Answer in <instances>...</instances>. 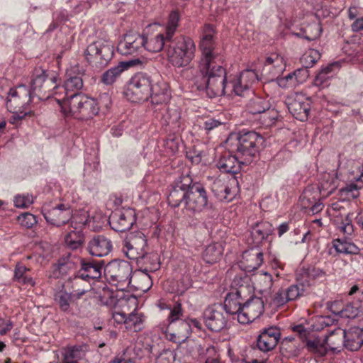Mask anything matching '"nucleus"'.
Segmentation results:
<instances>
[{
	"instance_id": "f257e3e1",
	"label": "nucleus",
	"mask_w": 363,
	"mask_h": 363,
	"mask_svg": "<svg viewBox=\"0 0 363 363\" xmlns=\"http://www.w3.org/2000/svg\"><path fill=\"white\" fill-rule=\"evenodd\" d=\"M213 27L207 24L204 26L203 35L199 43L201 56L198 63V69L189 67L184 71V74L191 80L199 91L206 94L209 98L224 96L234 93L239 96H245L251 92L244 83H237L238 78L234 77L229 82L227 79L226 69L220 65L219 55L215 50Z\"/></svg>"
},
{
	"instance_id": "f03ea898",
	"label": "nucleus",
	"mask_w": 363,
	"mask_h": 363,
	"mask_svg": "<svg viewBox=\"0 0 363 363\" xmlns=\"http://www.w3.org/2000/svg\"><path fill=\"white\" fill-rule=\"evenodd\" d=\"M165 52L168 62L173 67L177 68L187 67L182 70V76L187 79L186 76L184 74V71L190 67L188 66L194 59L196 53V45L193 39L185 35L173 37L169 43L167 45ZM192 67L194 68V67ZM194 69H198V67ZM188 80L190 81L189 79Z\"/></svg>"
},
{
	"instance_id": "7ed1b4c3",
	"label": "nucleus",
	"mask_w": 363,
	"mask_h": 363,
	"mask_svg": "<svg viewBox=\"0 0 363 363\" xmlns=\"http://www.w3.org/2000/svg\"><path fill=\"white\" fill-rule=\"evenodd\" d=\"M235 137L237 143L236 152L242 159V163L250 164L257 156L264 139L262 135L254 130H242L231 136Z\"/></svg>"
},
{
	"instance_id": "20e7f679",
	"label": "nucleus",
	"mask_w": 363,
	"mask_h": 363,
	"mask_svg": "<svg viewBox=\"0 0 363 363\" xmlns=\"http://www.w3.org/2000/svg\"><path fill=\"white\" fill-rule=\"evenodd\" d=\"M99 111L98 102L82 93L72 94L63 105V112L65 115L70 114L81 120L92 118Z\"/></svg>"
},
{
	"instance_id": "39448f33",
	"label": "nucleus",
	"mask_w": 363,
	"mask_h": 363,
	"mask_svg": "<svg viewBox=\"0 0 363 363\" xmlns=\"http://www.w3.org/2000/svg\"><path fill=\"white\" fill-rule=\"evenodd\" d=\"M33 97L34 96L32 95L31 90L25 84H20L10 89L6 107L13 114L11 123H14L16 120H21L27 115V112L24 111L27 109Z\"/></svg>"
},
{
	"instance_id": "423d86ee",
	"label": "nucleus",
	"mask_w": 363,
	"mask_h": 363,
	"mask_svg": "<svg viewBox=\"0 0 363 363\" xmlns=\"http://www.w3.org/2000/svg\"><path fill=\"white\" fill-rule=\"evenodd\" d=\"M123 251L130 259L135 260L138 264H149L150 259L157 257L149 253L147 240L145 235L140 232L132 235L124 241Z\"/></svg>"
},
{
	"instance_id": "0eeeda50",
	"label": "nucleus",
	"mask_w": 363,
	"mask_h": 363,
	"mask_svg": "<svg viewBox=\"0 0 363 363\" xmlns=\"http://www.w3.org/2000/svg\"><path fill=\"white\" fill-rule=\"evenodd\" d=\"M131 274V265L124 260H112L104 268L106 280L120 291H125L129 287Z\"/></svg>"
},
{
	"instance_id": "6e6552de",
	"label": "nucleus",
	"mask_w": 363,
	"mask_h": 363,
	"mask_svg": "<svg viewBox=\"0 0 363 363\" xmlns=\"http://www.w3.org/2000/svg\"><path fill=\"white\" fill-rule=\"evenodd\" d=\"M86 62L93 67L101 68L108 65L113 56L111 42L99 39L89 44L84 50Z\"/></svg>"
},
{
	"instance_id": "1a4fd4ad",
	"label": "nucleus",
	"mask_w": 363,
	"mask_h": 363,
	"mask_svg": "<svg viewBox=\"0 0 363 363\" xmlns=\"http://www.w3.org/2000/svg\"><path fill=\"white\" fill-rule=\"evenodd\" d=\"M155 79L146 73L139 72L130 79L125 95L129 101L133 103L145 101L151 95V84Z\"/></svg>"
},
{
	"instance_id": "9d476101",
	"label": "nucleus",
	"mask_w": 363,
	"mask_h": 363,
	"mask_svg": "<svg viewBox=\"0 0 363 363\" xmlns=\"http://www.w3.org/2000/svg\"><path fill=\"white\" fill-rule=\"evenodd\" d=\"M203 320L209 330L216 333L225 329L228 323V318L220 303L206 308L203 313Z\"/></svg>"
},
{
	"instance_id": "9b49d317",
	"label": "nucleus",
	"mask_w": 363,
	"mask_h": 363,
	"mask_svg": "<svg viewBox=\"0 0 363 363\" xmlns=\"http://www.w3.org/2000/svg\"><path fill=\"white\" fill-rule=\"evenodd\" d=\"M208 206L207 192L203 184L191 181L185 208L191 213H200Z\"/></svg>"
},
{
	"instance_id": "f8f14e48",
	"label": "nucleus",
	"mask_w": 363,
	"mask_h": 363,
	"mask_svg": "<svg viewBox=\"0 0 363 363\" xmlns=\"http://www.w3.org/2000/svg\"><path fill=\"white\" fill-rule=\"evenodd\" d=\"M191 181L192 177L187 174L180 176L174 182L167 196V201L169 206L173 208H177L181 204H183L185 207Z\"/></svg>"
},
{
	"instance_id": "ddd939ff",
	"label": "nucleus",
	"mask_w": 363,
	"mask_h": 363,
	"mask_svg": "<svg viewBox=\"0 0 363 363\" xmlns=\"http://www.w3.org/2000/svg\"><path fill=\"white\" fill-rule=\"evenodd\" d=\"M57 78L55 76L49 77L45 69L38 67L33 71L30 82V89L33 96L40 99L45 98L48 92L50 91V87L55 84Z\"/></svg>"
},
{
	"instance_id": "4468645a",
	"label": "nucleus",
	"mask_w": 363,
	"mask_h": 363,
	"mask_svg": "<svg viewBox=\"0 0 363 363\" xmlns=\"http://www.w3.org/2000/svg\"><path fill=\"white\" fill-rule=\"evenodd\" d=\"M335 334L338 336L337 343L344 339V346L349 350L357 351L363 345V325L351 327L347 330L338 328Z\"/></svg>"
},
{
	"instance_id": "2eb2a0df",
	"label": "nucleus",
	"mask_w": 363,
	"mask_h": 363,
	"mask_svg": "<svg viewBox=\"0 0 363 363\" xmlns=\"http://www.w3.org/2000/svg\"><path fill=\"white\" fill-rule=\"evenodd\" d=\"M264 311V301L257 296H251L242 304V313L238 314V322L247 324L262 315Z\"/></svg>"
},
{
	"instance_id": "dca6fc26",
	"label": "nucleus",
	"mask_w": 363,
	"mask_h": 363,
	"mask_svg": "<svg viewBox=\"0 0 363 363\" xmlns=\"http://www.w3.org/2000/svg\"><path fill=\"white\" fill-rule=\"evenodd\" d=\"M46 221L60 227L68 223L72 218V210L69 204L60 203L50 210L43 209Z\"/></svg>"
},
{
	"instance_id": "f3484780",
	"label": "nucleus",
	"mask_w": 363,
	"mask_h": 363,
	"mask_svg": "<svg viewBox=\"0 0 363 363\" xmlns=\"http://www.w3.org/2000/svg\"><path fill=\"white\" fill-rule=\"evenodd\" d=\"M281 338L280 330L277 327L264 328L257 336L256 345L263 352L273 350Z\"/></svg>"
},
{
	"instance_id": "a211bd4d",
	"label": "nucleus",
	"mask_w": 363,
	"mask_h": 363,
	"mask_svg": "<svg viewBox=\"0 0 363 363\" xmlns=\"http://www.w3.org/2000/svg\"><path fill=\"white\" fill-rule=\"evenodd\" d=\"M288 109L293 116L301 121L308 119L311 110V104L308 99L297 95L295 97H289L286 101Z\"/></svg>"
},
{
	"instance_id": "6ab92c4d",
	"label": "nucleus",
	"mask_w": 363,
	"mask_h": 363,
	"mask_svg": "<svg viewBox=\"0 0 363 363\" xmlns=\"http://www.w3.org/2000/svg\"><path fill=\"white\" fill-rule=\"evenodd\" d=\"M136 222V216L133 209L128 208L116 212L111 218L110 225L117 232L130 230Z\"/></svg>"
},
{
	"instance_id": "aec40b11",
	"label": "nucleus",
	"mask_w": 363,
	"mask_h": 363,
	"mask_svg": "<svg viewBox=\"0 0 363 363\" xmlns=\"http://www.w3.org/2000/svg\"><path fill=\"white\" fill-rule=\"evenodd\" d=\"M145 36L138 33H126L117 45V51L123 55H133L143 48Z\"/></svg>"
},
{
	"instance_id": "412c9836",
	"label": "nucleus",
	"mask_w": 363,
	"mask_h": 363,
	"mask_svg": "<svg viewBox=\"0 0 363 363\" xmlns=\"http://www.w3.org/2000/svg\"><path fill=\"white\" fill-rule=\"evenodd\" d=\"M142 65L143 62L139 58L120 62L116 66L111 67L104 72L100 81L105 85H112L123 71L132 67L142 66Z\"/></svg>"
},
{
	"instance_id": "4be33fe9",
	"label": "nucleus",
	"mask_w": 363,
	"mask_h": 363,
	"mask_svg": "<svg viewBox=\"0 0 363 363\" xmlns=\"http://www.w3.org/2000/svg\"><path fill=\"white\" fill-rule=\"evenodd\" d=\"M113 249L111 240L103 235H95L88 242L87 250L95 257L108 255Z\"/></svg>"
},
{
	"instance_id": "5701e85b",
	"label": "nucleus",
	"mask_w": 363,
	"mask_h": 363,
	"mask_svg": "<svg viewBox=\"0 0 363 363\" xmlns=\"http://www.w3.org/2000/svg\"><path fill=\"white\" fill-rule=\"evenodd\" d=\"M242 289H233L225 296L223 307L226 315H236L238 320V314L242 313V304L245 302L242 296Z\"/></svg>"
},
{
	"instance_id": "b1692460",
	"label": "nucleus",
	"mask_w": 363,
	"mask_h": 363,
	"mask_svg": "<svg viewBox=\"0 0 363 363\" xmlns=\"http://www.w3.org/2000/svg\"><path fill=\"white\" fill-rule=\"evenodd\" d=\"M161 121L164 125L169 126L170 130L179 133L183 128L180 110L176 107L162 106L161 109Z\"/></svg>"
},
{
	"instance_id": "393cba45",
	"label": "nucleus",
	"mask_w": 363,
	"mask_h": 363,
	"mask_svg": "<svg viewBox=\"0 0 363 363\" xmlns=\"http://www.w3.org/2000/svg\"><path fill=\"white\" fill-rule=\"evenodd\" d=\"M66 286L76 300L82 298L92 288L90 282L81 277L78 273L67 281Z\"/></svg>"
},
{
	"instance_id": "a878e982",
	"label": "nucleus",
	"mask_w": 363,
	"mask_h": 363,
	"mask_svg": "<svg viewBox=\"0 0 363 363\" xmlns=\"http://www.w3.org/2000/svg\"><path fill=\"white\" fill-rule=\"evenodd\" d=\"M81 268L77 273L89 282L90 280L96 279L101 277V270L104 265V261H84L80 260Z\"/></svg>"
},
{
	"instance_id": "bb28decb",
	"label": "nucleus",
	"mask_w": 363,
	"mask_h": 363,
	"mask_svg": "<svg viewBox=\"0 0 363 363\" xmlns=\"http://www.w3.org/2000/svg\"><path fill=\"white\" fill-rule=\"evenodd\" d=\"M242 159L236 155H233L229 152L223 153L216 162L217 167L223 173L236 174L240 169V165L244 164L241 162Z\"/></svg>"
},
{
	"instance_id": "cd10ccee",
	"label": "nucleus",
	"mask_w": 363,
	"mask_h": 363,
	"mask_svg": "<svg viewBox=\"0 0 363 363\" xmlns=\"http://www.w3.org/2000/svg\"><path fill=\"white\" fill-rule=\"evenodd\" d=\"M151 102L155 104H166L170 97L167 84L160 79H155L151 84Z\"/></svg>"
},
{
	"instance_id": "c85d7f7f",
	"label": "nucleus",
	"mask_w": 363,
	"mask_h": 363,
	"mask_svg": "<svg viewBox=\"0 0 363 363\" xmlns=\"http://www.w3.org/2000/svg\"><path fill=\"white\" fill-rule=\"evenodd\" d=\"M303 346L293 337H286L282 340L280 351L283 356L290 359L300 355Z\"/></svg>"
},
{
	"instance_id": "c756f323",
	"label": "nucleus",
	"mask_w": 363,
	"mask_h": 363,
	"mask_svg": "<svg viewBox=\"0 0 363 363\" xmlns=\"http://www.w3.org/2000/svg\"><path fill=\"white\" fill-rule=\"evenodd\" d=\"M72 72H77V75L71 76L69 74V77L65 80L64 84L60 88L61 91H65V90L69 91L70 95L72 94L79 93V91L83 87V80L82 75L84 74V70H80L79 66L77 65L72 68Z\"/></svg>"
},
{
	"instance_id": "7c9ffc66",
	"label": "nucleus",
	"mask_w": 363,
	"mask_h": 363,
	"mask_svg": "<svg viewBox=\"0 0 363 363\" xmlns=\"http://www.w3.org/2000/svg\"><path fill=\"white\" fill-rule=\"evenodd\" d=\"M308 76L306 69H298L287 75L277 79L278 85L284 89L292 87L297 83L302 82Z\"/></svg>"
},
{
	"instance_id": "2f4dec72",
	"label": "nucleus",
	"mask_w": 363,
	"mask_h": 363,
	"mask_svg": "<svg viewBox=\"0 0 363 363\" xmlns=\"http://www.w3.org/2000/svg\"><path fill=\"white\" fill-rule=\"evenodd\" d=\"M303 342L308 352L311 354L320 357L325 356L328 352L325 339H321L319 337H307Z\"/></svg>"
},
{
	"instance_id": "473e14b6",
	"label": "nucleus",
	"mask_w": 363,
	"mask_h": 363,
	"mask_svg": "<svg viewBox=\"0 0 363 363\" xmlns=\"http://www.w3.org/2000/svg\"><path fill=\"white\" fill-rule=\"evenodd\" d=\"M171 39H167V33H158L156 35L147 38L145 37V42L143 43V48L151 52H159L164 48H166L167 45L169 43Z\"/></svg>"
},
{
	"instance_id": "72a5a7b5",
	"label": "nucleus",
	"mask_w": 363,
	"mask_h": 363,
	"mask_svg": "<svg viewBox=\"0 0 363 363\" xmlns=\"http://www.w3.org/2000/svg\"><path fill=\"white\" fill-rule=\"evenodd\" d=\"M325 275V272L320 268H302L296 274V281H301V284L303 283L306 286H309L312 281L322 278Z\"/></svg>"
},
{
	"instance_id": "f704fd0d",
	"label": "nucleus",
	"mask_w": 363,
	"mask_h": 363,
	"mask_svg": "<svg viewBox=\"0 0 363 363\" xmlns=\"http://www.w3.org/2000/svg\"><path fill=\"white\" fill-rule=\"evenodd\" d=\"M332 244L333 247L340 254L357 255L359 252V248L347 237L335 239Z\"/></svg>"
},
{
	"instance_id": "c9c22d12",
	"label": "nucleus",
	"mask_w": 363,
	"mask_h": 363,
	"mask_svg": "<svg viewBox=\"0 0 363 363\" xmlns=\"http://www.w3.org/2000/svg\"><path fill=\"white\" fill-rule=\"evenodd\" d=\"M337 179L330 173H324L319 179L318 189L323 198L330 195L337 188Z\"/></svg>"
},
{
	"instance_id": "e433bc0d",
	"label": "nucleus",
	"mask_w": 363,
	"mask_h": 363,
	"mask_svg": "<svg viewBox=\"0 0 363 363\" xmlns=\"http://www.w3.org/2000/svg\"><path fill=\"white\" fill-rule=\"evenodd\" d=\"M271 107L268 100L258 96H254L246 104V110L252 115L262 114Z\"/></svg>"
},
{
	"instance_id": "4c0bfd02",
	"label": "nucleus",
	"mask_w": 363,
	"mask_h": 363,
	"mask_svg": "<svg viewBox=\"0 0 363 363\" xmlns=\"http://www.w3.org/2000/svg\"><path fill=\"white\" fill-rule=\"evenodd\" d=\"M54 301L60 311L68 313L70 311L71 303L77 300L74 299L72 294L63 286L61 289L55 292Z\"/></svg>"
},
{
	"instance_id": "58836bf2",
	"label": "nucleus",
	"mask_w": 363,
	"mask_h": 363,
	"mask_svg": "<svg viewBox=\"0 0 363 363\" xmlns=\"http://www.w3.org/2000/svg\"><path fill=\"white\" fill-rule=\"evenodd\" d=\"M223 252V249L220 243H213L205 248L202 257L206 263L211 264L220 259Z\"/></svg>"
},
{
	"instance_id": "ea45409f",
	"label": "nucleus",
	"mask_w": 363,
	"mask_h": 363,
	"mask_svg": "<svg viewBox=\"0 0 363 363\" xmlns=\"http://www.w3.org/2000/svg\"><path fill=\"white\" fill-rule=\"evenodd\" d=\"M335 306L336 304L332 306L333 313L343 318L354 319L357 317H361L362 315V311L359 304L348 303L341 310L334 309L333 308Z\"/></svg>"
},
{
	"instance_id": "a19ab883",
	"label": "nucleus",
	"mask_w": 363,
	"mask_h": 363,
	"mask_svg": "<svg viewBox=\"0 0 363 363\" xmlns=\"http://www.w3.org/2000/svg\"><path fill=\"white\" fill-rule=\"evenodd\" d=\"M30 269L21 263H17L14 269L13 280L23 284L34 286L35 284L32 277L28 275Z\"/></svg>"
},
{
	"instance_id": "79ce46f5",
	"label": "nucleus",
	"mask_w": 363,
	"mask_h": 363,
	"mask_svg": "<svg viewBox=\"0 0 363 363\" xmlns=\"http://www.w3.org/2000/svg\"><path fill=\"white\" fill-rule=\"evenodd\" d=\"M337 63H332L328 66L322 68L316 74L313 84L319 87H325L329 84V80L333 77V69L334 67H337Z\"/></svg>"
},
{
	"instance_id": "37998d69",
	"label": "nucleus",
	"mask_w": 363,
	"mask_h": 363,
	"mask_svg": "<svg viewBox=\"0 0 363 363\" xmlns=\"http://www.w3.org/2000/svg\"><path fill=\"white\" fill-rule=\"evenodd\" d=\"M74 229L65 235V242L69 248L76 250L82 245L84 234L82 230L78 229V227L74 226Z\"/></svg>"
},
{
	"instance_id": "c03bdc74",
	"label": "nucleus",
	"mask_w": 363,
	"mask_h": 363,
	"mask_svg": "<svg viewBox=\"0 0 363 363\" xmlns=\"http://www.w3.org/2000/svg\"><path fill=\"white\" fill-rule=\"evenodd\" d=\"M273 231L274 228L269 223L262 222L257 223L252 228V235L257 242H261L263 240L267 239L269 235L273 233Z\"/></svg>"
},
{
	"instance_id": "a18cd8bd",
	"label": "nucleus",
	"mask_w": 363,
	"mask_h": 363,
	"mask_svg": "<svg viewBox=\"0 0 363 363\" xmlns=\"http://www.w3.org/2000/svg\"><path fill=\"white\" fill-rule=\"evenodd\" d=\"M87 350V346L86 345H77L67 346L65 349L64 359L67 360H78L82 359Z\"/></svg>"
},
{
	"instance_id": "49530a36",
	"label": "nucleus",
	"mask_w": 363,
	"mask_h": 363,
	"mask_svg": "<svg viewBox=\"0 0 363 363\" xmlns=\"http://www.w3.org/2000/svg\"><path fill=\"white\" fill-rule=\"evenodd\" d=\"M62 86L57 85L56 83L50 87V91L48 92L45 99L54 98L57 103L60 106L62 111H63V105L65 101L68 100L70 96L69 91L65 90V91L60 89Z\"/></svg>"
},
{
	"instance_id": "de8ad7c7",
	"label": "nucleus",
	"mask_w": 363,
	"mask_h": 363,
	"mask_svg": "<svg viewBox=\"0 0 363 363\" xmlns=\"http://www.w3.org/2000/svg\"><path fill=\"white\" fill-rule=\"evenodd\" d=\"M75 257H72L69 253L62 256L58 259L57 269L60 275H65L69 271L76 267Z\"/></svg>"
},
{
	"instance_id": "09e8293b",
	"label": "nucleus",
	"mask_w": 363,
	"mask_h": 363,
	"mask_svg": "<svg viewBox=\"0 0 363 363\" xmlns=\"http://www.w3.org/2000/svg\"><path fill=\"white\" fill-rule=\"evenodd\" d=\"M167 330L176 331L177 335H179L178 336H180V337L185 341H186L191 335L190 326L184 320L169 325Z\"/></svg>"
},
{
	"instance_id": "8fccbe9b",
	"label": "nucleus",
	"mask_w": 363,
	"mask_h": 363,
	"mask_svg": "<svg viewBox=\"0 0 363 363\" xmlns=\"http://www.w3.org/2000/svg\"><path fill=\"white\" fill-rule=\"evenodd\" d=\"M180 20L179 14L177 11H172L168 18L167 23L165 28L167 39H172L177 30Z\"/></svg>"
},
{
	"instance_id": "3c124183",
	"label": "nucleus",
	"mask_w": 363,
	"mask_h": 363,
	"mask_svg": "<svg viewBox=\"0 0 363 363\" xmlns=\"http://www.w3.org/2000/svg\"><path fill=\"white\" fill-rule=\"evenodd\" d=\"M143 315L141 313L133 311L127 315L125 328L128 330L137 332L142 329Z\"/></svg>"
},
{
	"instance_id": "603ef678",
	"label": "nucleus",
	"mask_w": 363,
	"mask_h": 363,
	"mask_svg": "<svg viewBox=\"0 0 363 363\" xmlns=\"http://www.w3.org/2000/svg\"><path fill=\"white\" fill-rule=\"evenodd\" d=\"M306 287V284H301V281H297V284H292L285 289L289 301H295L303 296L305 293Z\"/></svg>"
},
{
	"instance_id": "864d4df0",
	"label": "nucleus",
	"mask_w": 363,
	"mask_h": 363,
	"mask_svg": "<svg viewBox=\"0 0 363 363\" xmlns=\"http://www.w3.org/2000/svg\"><path fill=\"white\" fill-rule=\"evenodd\" d=\"M273 286V279L270 274L264 272L257 276V288L261 293L269 292Z\"/></svg>"
},
{
	"instance_id": "5fc2aeb1",
	"label": "nucleus",
	"mask_w": 363,
	"mask_h": 363,
	"mask_svg": "<svg viewBox=\"0 0 363 363\" xmlns=\"http://www.w3.org/2000/svg\"><path fill=\"white\" fill-rule=\"evenodd\" d=\"M335 222L338 225L340 231L345 235L344 237L350 238V236L354 233V228L349 213H345V218H340V221H339V219H337Z\"/></svg>"
},
{
	"instance_id": "6e6d98bb",
	"label": "nucleus",
	"mask_w": 363,
	"mask_h": 363,
	"mask_svg": "<svg viewBox=\"0 0 363 363\" xmlns=\"http://www.w3.org/2000/svg\"><path fill=\"white\" fill-rule=\"evenodd\" d=\"M237 77L238 78L237 83H244L245 87H247L249 89L258 80L257 72L252 69H245Z\"/></svg>"
},
{
	"instance_id": "4d7b16f0",
	"label": "nucleus",
	"mask_w": 363,
	"mask_h": 363,
	"mask_svg": "<svg viewBox=\"0 0 363 363\" xmlns=\"http://www.w3.org/2000/svg\"><path fill=\"white\" fill-rule=\"evenodd\" d=\"M304 39L312 41L318 38L322 33L321 25L318 22H313L304 28Z\"/></svg>"
},
{
	"instance_id": "13d9d810",
	"label": "nucleus",
	"mask_w": 363,
	"mask_h": 363,
	"mask_svg": "<svg viewBox=\"0 0 363 363\" xmlns=\"http://www.w3.org/2000/svg\"><path fill=\"white\" fill-rule=\"evenodd\" d=\"M228 189V182L221 179H216L212 184V191L215 196L220 201H223L225 195L223 193Z\"/></svg>"
},
{
	"instance_id": "bf43d9fd",
	"label": "nucleus",
	"mask_w": 363,
	"mask_h": 363,
	"mask_svg": "<svg viewBox=\"0 0 363 363\" xmlns=\"http://www.w3.org/2000/svg\"><path fill=\"white\" fill-rule=\"evenodd\" d=\"M262 114L263 124L267 126H270L274 124L279 117V112L275 108H271V107Z\"/></svg>"
},
{
	"instance_id": "052dcab7",
	"label": "nucleus",
	"mask_w": 363,
	"mask_h": 363,
	"mask_svg": "<svg viewBox=\"0 0 363 363\" xmlns=\"http://www.w3.org/2000/svg\"><path fill=\"white\" fill-rule=\"evenodd\" d=\"M169 311L170 313L167 318L169 325L180 321L179 319L183 315V310L181 303L177 302L173 307L170 308Z\"/></svg>"
},
{
	"instance_id": "680f3d73",
	"label": "nucleus",
	"mask_w": 363,
	"mask_h": 363,
	"mask_svg": "<svg viewBox=\"0 0 363 363\" xmlns=\"http://www.w3.org/2000/svg\"><path fill=\"white\" fill-rule=\"evenodd\" d=\"M18 222L22 226L26 228H30L36 224L38 221L34 215L30 213H23L18 217Z\"/></svg>"
},
{
	"instance_id": "e2e57ef3",
	"label": "nucleus",
	"mask_w": 363,
	"mask_h": 363,
	"mask_svg": "<svg viewBox=\"0 0 363 363\" xmlns=\"http://www.w3.org/2000/svg\"><path fill=\"white\" fill-rule=\"evenodd\" d=\"M348 205V202L345 200L337 201L336 202H334L331 204V208L330 210L334 211L333 216L337 217L338 218L339 216L341 217V218H345V213H347L345 212V206Z\"/></svg>"
},
{
	"instance_id": "0e129e2a",
	"label": "nucleus",
	"mask_w": 363,
	"mask_h": 363,
	"mask_svg": "<svg viewBox=\"0 0 363 363\" xmlns=\"http://www.w3.org/2000/svg\"><path fill=\"white\" fill-rule=\"evenodd\" d=\"M71 220V226L78 227L79 230H82L81 228L83 226H85L89 223V216L87 215L86 212L81 213L79 215L72 216Z\"/></svg>"
},
{
	"instance_id": "69168bd1",
	"label": "nucleus",
	"mask_w": 363,
	"mask_h": 363,
	"mask_svg": "<svg viewBox=\"0 0 363 363\" xmlns=\"http://www.w3.org/2000/svg\"><path fill=\"white\" fill-rule=\"evenodd\" d=\"M289 302L288 298L286 297V293L285 289H279L274 295L272 304L276 307H280Z\"/></svg>"
},
{
	"instance_id": "338daca9",
	"label": "nucleus",
	"mask_w": 363,
	"mask_h": 363,
	"mask_svg": "<svg viewBox=\"0 0 363 363\" xmlns=\"http://www.w3.org/2000/svg\"><path fill=\"white\" fill-rule=\"evenodd\" d=\"M320 57V54L318 50H311L303 55L302 61L305 62L306 67H313V65L318 62Z\"/></svg>"
},
{
	"instance_id": "774afa93",
	"label": "nucleus",
	"mask_w": 363,
	"mask_h": 363,
	"mask_svg": "<svg viewBox=\"0 0 363 363\" xmlns=\"http://www.w3.org/2000/svg\"><path fill=\"white\" fill-rule=\"evenodd\" d=\"M130 349L126 348L108 363H134L130 357Z\"/></svg>"
}]
</instances>
